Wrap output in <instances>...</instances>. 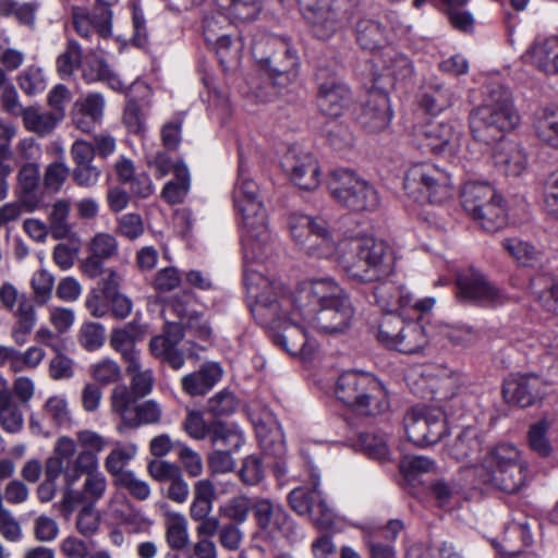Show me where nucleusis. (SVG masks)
<instances>
[{
    "label": "nucleus",
    "mask_w": 558,
    "mask_h": 558,
    "mask_svg": "<svg viewBox=\"0 0 558 558\" xmlns=\"http://www.w3.org/2000/svg\"><path fill=\"white\" fill-rule=\"evenodd\" d=\"M315 37L326 40L341 28L333 0H296Z\"/></svg>",
    "instance_id": "18"
},
{
    "label": "nucleus",
    "mask_w": 558,
    "mask_h": 558,
    "mask_svg": "<svg viewBox=\"0 0 558 558\" xmlns=\"http://www.w3.org/2000/svg\"><path fill=\"white\" fill-rule=\"evenodd\" d=\"M518 122L511 94L500 84H490L484 102L470 114L473 138L486 145L501 140Z\"/></svg>",
    "instance_id": "4"
},
{
    "label": "nucleus",
    "mask_w": 558,
    "mask_h": 558,
    "mask_svg": "<svg viewBox=\"0 0 558 558\" xmlns=\"http://www.w3.org/2000/svg\"><path fill=\"white\" fill-rule=\"evenodd\" d=\"M356 41L364 50L375 51L388 44L387 27L378 20L362 17L355 25Z\"/></svg>",
    "instance_id": "33"
},
{
    "label": "nucleus",
    "mask_w": 558,
    "mask_h": 558,
    "mask_svg": "<svg viewBox=\"0 0 558 558\" xmlns=\"http://www.w3.org/2000/svg\"><path fill=\"white\" fill-rule=\"evenodd\" d=\"M403 423L409 440L418 447L435 445L447 434L446 416L439 409L414 407L407 412Z\"/></svg>",
    "instance_id": "13"
},
{
    "label": "nucleus",
    "mask_w": 558,
    "mask_h": 558,
    "mask_svg": "<svg viewBox=\"0 0 558 558\" xmlns=\"http://www.w3.org/2000/svg\"><path fill=\"white\" fill-rule=\"evenodd\" d=\"M255 499L252 500L245 494H239L219 507V514L227 519L229 523L244 524L250 515V512L254 510Z\"/></svg>",
    "instance_id": "44"
},
{
    "label": "nucleus",
    "mask_w": 558,
    "mask_h": 558,
    "mask_svg": "<svg viewBox=\"0 0 558 558\" xmlns=\"http://www.w3.org/2000/svg\"><path fill=\"white\" fill-rule=\"evenodd\" d=\"M253 519L257 530L270 538L289 536L293 532L289 513L280 502L270 498H255Z\"/></svg>",
    "instance_id": "16"
},
{
    "label": "nucleus",
    "mask_w": 558,
    "mask_h": 558,
    "mask_svg": "<svg viewBox=\"0 0 558 558\" xmlns=\"http://www.w3.org/2000/svg\"><path fill=\"white\" fill-rule=\"evenodd\" d=\"M209 436L211 442L218 449L238 451L244 444L243 435L240 432L230 428L219 421L209 425Z\"/></svg>",
    "instance_id": "51"
},
{
    "label": "nucleus",
    "mask_w": 558,
    "mask_h": 558,
    "mask_svg": "<svg viewBox=\"0 0 558 558\" xmlns=\"http://www.w3.org/2000/svg\"><path fill=\"white\" fill-rule=\"evenodd\" d=\"M77 461L78 452L75 440L70 436H61L56 440L51 456L45 462V470L49 474L64 477L63 505H72L77 496L72 486L81 478L82 471H86L85 468L78 466Z\"/></svg>",
    "instance_id": "14"
},
{
    "label": "nucleus",
    "mask_w": 558,
    "mask_h": 558,
    "mask_svg": "<svg viewBox=\"0 0 558 558\" xmlns=\"http://www.w3.org/2000/svg\"><path fill=\"white\" fill-rule=\"evenodd\" d=\"M538 138L558 149V112L544 113L535 123Z\"/></svg>",
    "instance_id": "61"
},
{
    "label": "nucleus",
    "mask_w": 558,
    "mask_h": 558,
    "mask_svg": "<svg viewBox=\"0 0 558 558\" xmlns=\"http://www.w3.org/2000/svg\"><path fill=\"white\" fill-rule=\"evenodd\" d=\"M288 227L299 250L310 257L330 258L341 247L344 251L339 258L341 264L342 256L350 254V240L339 244L328 222L320 217L292 213L288 218Z\"/></svg>",
    "instance_id": "6"
},
{
    "label": "nucleus",
    "mask_w": 558,
    "mask_h": 558,
    "mask_svg": "<svg viewBox=\"0 0 558 558\" xmlns=\"http://www.w3.org/2000/svg\"><path fill=\"white\" fill-rule=\"evenodd\" d=\"M125 372L130 377L129 393L134 400L142 399L153 390L155 378L150 368L143 369L141 360L125 365Z\"/></svg>",
    "instance_id": "41"
},
{
    "label": "nucleus",
    "mask_w": 558,
    "mask_h": 558,
    "mask_svg": "<svg viewBox=\"0 0 558 558\" xmlns=\"http://www.w3.org/2000/svg\"><path fill=\"white\" fill-rule=\"evenodd\" d=\"M335 391L342 403L362 416H376L389 408L384 385L368 373H342L338 377Z\"/></svg>",
    "instance_id": "5"
},
{
    "label": "nucleus",
    "mask_w": 558,
    "mask_h": 558,
    "mask_svg": "<svg viewBox=\"0 0 558 558\" xmlns=\"http://www.w3.org/2000/svg\"><path fill=\"white\" fill-rule=\"evenodd\" d=\"M90 375L100 385L107 386L121 378L120 365L111 359H102L90 366Z\"/></svg>",
    "instance_id": "63"
},
{
    "label": "nucleus",
    "mask_w": 558,
    "mask_h": 558,
    "mask_svg": "<svg viewBox=\"0 0 558 558\" xmlns=\"http://www.w3.org/2000/svg\"><path fill=\"white\" fill-rule=\"evenodd\" d=\"M53 286L54 278L48 270L40 269L34 272L31 287L35 302L39 305L46 304L51 298Z\"/></svg>",
    "instance_id": "62"
},
{
    "label": "nucleus",
    "mask_w": 558,
    "mask_h": 558,
    "mask_svg": "<svg viewBox=\"0 0 558 558\" xmlns=\"http://www.w3.org/2000/svg\"><path fill=\"white\" fill-rule=\"evenodd\" d=\"M70 155L74 162L73 181L82 187L96 185L101 171L93 165V150L87 146V141H75L71 146Z\"/></svg>",
    "instance_id": "26"
},
{
    "label": "nucleus",
    "mask_w": 558,
    "mask_h": 558,
    "mask_svg": "<svg viewBox=\"0 0 558 558\" xmlns=\"http://www.w3.org/2000/svg\"><path fill=\"white\" fill-rule=\"evenodd\" d=\"M166 541L173 550H182L189 544L187 520L179 512H170L166 520Z\"/></svg>",
    "instance_id": "47"
},
{
    "label": "nucleus",
    "mask_w": 558,
    "mask_h": 558,
    "mask_svg": "<svg viewBox=\"0 0 558 558\" xmlns=\"http://www.w3.org/2000/svg\"><path fill=\"white\" fill-rule=\"evenodd\" d=\"M404 190L416 199L426 198L429 203H441L451 196L450 174L432 162L412 165L405 173Z\"/></svg>",
    "instance_id": "11"
},
{
    "label": "nucleus",
    "mask_w": 558,
    "mask_h": 558,
    "mask_svg": "<svg viewBox=\"0 0 558 558\" xmlns=\"http://www.w3.org/2000/svg\"><path fill=\"white\" fill-rule=\"evenodd\" d=\"M70 215V202L66 199L57 201L49 213V232L53 239H65L71 233V226L68 221Z\"/></svg>",
    "instance_id": "53"
},
{
    "label": "nucleus",
    "mask_w": 558,
    "mask_h": 558,
    "mask_svg": "<svg viewBox=\"0 0 558 558\" xmlns=\"http://www.w3.org/2000/svg\"><path fill=\"white\" fill-rule=\"evenodd\" d=\"M453 102V93L442 83L430 82L421 99V107L430 114H437Z\"/></svg>",
    "instance_id": "40"
},
{
    "label": "nucleus",
    "mask_w": 558,
    "mask_h": 558,
    "mask_svg": "<svg viewBox=\"0 0 558 558\" xmlns=\"http://www.w3.org/2000/svg\"><path fill=\"white\" fill-rule=\"evenodd\" d=\"M483 439L475 427H466L460 432L449 445V453L457 461L468 462L478 458L482 452Z\"/></svg>",
    "instance_id": "36"
},
{
    "label": "nucleus",
    "mask_w": 558,
    "mask_h": 558,
    "mask_svg": "<svg viewBox=\"0 0 558 558\" xmlns=\"http://www.w3.org/2000/svg\"><path fill=\"white\" fill-rule=\"evenodd\" d=\"M545 386V383L535 374H518L505 380L502 395L508 403L527 408L543 398Z\"/></svg>",
    "instance_id": "21"
},
{
    "label": "nucleus",
    "mask_w": 558,
    "mask_h": 558,
    "mask_svg": "<svg viewBox=\"0 0 558 558\" xmlns=\"http://www.w3.org/2000/svg\"><path fill=\"white\" fill-rule=\"evenodd\" d=\"M494 162L506 175L519 177L526 167V155L519 145L505 142L495 150Z\"/></svg>",
    "instance_id": "37"
},
{
    "label": "nucleus",
    "mask_w": 558,
    "mask_h": 558,
    "mask_svg": "<svg viewBox=\"0 0 558 558\" xmlns=\"http://www.w3.org/2000/svg\"><path fill=\"white\" fill-rule=\"evenodd\" d=\"M145 333L143 326L135 322L111 331L110 345L116 352L120 353L125 365L141 360V352L135 348V343L142 341Z\"/></svg>",
    "instance_id": "28"
},
{
    "label": "nucleus",
    "mask_w": 558,
    "mask_h": 558,
    "mask_svg": "<svg viewBox=\"0 0 558 558\" xmlns=\"http://www.w3.org/2000/svg\"><path fill=\"white\" fill-rule=\"evenodd\" d=\"M105 99L99 93L80 97L72 109L73 124L83 132H90L104 116Z\"/></svg>",
    "instance_id": "30"
},
{
    "label": "nucleus",
    "mask_w": 558,
    "mask_h": 558,
    "mask_svg": "<svg viewBox=\"0 0 558 558\" xmlns=\"http://www.w3.org/2000/svg\"><path fill=\"white\" fill-rule=\"evenodd\" d=\"M259 187L248 178L243 163L239 167V178L233 190V203L242 217V246L244 255V283L248 289L266 282L262 274L251 264L266 256L270 234L267 215L259 199Z\"/></svg>",
    "instance_id": "2"
},
{
    "label": "nucleus",
    "mask_w": 558,
    "mask_h": 558,
    "mask_svg": "<svg viewBox=\"0 0 558 558\" xmlns=\"http://www.w3.org/2000/svg\"><path fill=\"white\" fill-rule=\"evenodd\" d=\"M456 284L457 298L463 303L495 308L504 305L508 300L501 289L474 268L458 274Z\"/></svg>",
    "instance_id": "15"
},
{
    "label": "nucleus",
    "mask_w": 558,
    "mask_h": 558,
    "mask_svg": "<svg viewBox=\"0 0 558 558\" xmlns=\"http://www.w3.org/2000/svg\"><path fill=\"white\" fill-rule=\"evenodd\" d=\"M282 167L290 174L294 184L302 190L313 191L320 184L318 162L308 153L289 151L283 157Z\"/></svg>",
    "instance_id": "22"
},
{
    "label": "nucleus",
    "mask_w": 558,
    "mask_h": 558,
    "mask_svg": "<svg viewBox=\"0 0 558 558\" xmlns=\"http://www.w3.org/2000/svg\"><path fill=\"white\" fill-rule=\"evenodd\" d=\"M551 427V420L544 416L529 427L527 442L531 450L541 457H548L553 447L547 437L548 429Z\"/></svg>",
    "instance_id": "52"
},
{
    "label": "nucleus",
    "mask_w": 558,
    "mask_h": 558,
    "mask_svg": "<svg viewBox=\"0 0 558 558\" xmlns=\"http://www.w3.org/2000/svg\"><path fill=\"white\" fill-rule=\"evenodd\" d=\"M377 339L388 349L404 354L418 353L428 343V337L421 322L414 318L407 320L401 314H388L381 318Z\"/></svg>",
    "instance_id": "10"
},
{
    "label": "nucleus",
    "mask_w": 558,
    "mask_h": 558,
    "mask_svg": "<svg viewBox=\"0 0 558 558\" xmlns=\"http://www.w3.org/2000/svg\"><path fill=\"white\" fill-rule=\"evenodd\" d=\"M77 464L86 471L99 469L98 456L108 447L109 440L93 429H80L75 433Z\"/></svg>",
    "instance_id": "29"
},
{
    "label": "nucleus",
    "mask_w": 558,
    "mask_h": 558,
    "mask_svg": "<svg viewBox=\"0 0 558 558\" xmlns=\"http://www.w3.org/2000/svg\"><path fill=\"white\" fill-rule=\"evenodd\" d=\"M423 144L436 155L454 154L460 147V131L454 123L429 119L417 131Z\"/></svg>",
    "instance_id": "19"
},
{
    "label": "nucleus",
    "mask_w": 558,
    "mask_h": 558,
    "mask_svg": "<svg viewBox=\"0 0 558 558\" xmlns=\"http://www.w3.org/2000/svg\"><path fill=\"white\" fill-rule=\"evenodd\" d=\"M557 39L534 44L526 53L530 62L546 74H555Z\"/></svg>",
    "instance_id": "48"
},
{
    "label": "nucleus",
    "mask_w": 558,
    "mask_h": 558,
    "mask_svg": "<svg viewBox=\"0 0 558 558\" xmlns=\"http://www.w3.org/2000/svg\"><path fill=\"white\" fill-rule=\"evenodd\" d=\"M190 172L184 163L174 167V178L167 182L161 191V197L170 205L181 204L190 190Z\"/></svg>",
    "instance_id": "42"
},
{
    "label": "nucleus",
    "mask_w": 558,
    "mask_h": 558,
    "mask_svg": "<svg viewBox=\"0 0 558 558\" xmlns=\"http://www.w3.org/2000/svg\"><path fill=\"white\" fill-rule=\"evenodd\" d=\"M316 100L322 114L336 119L350 105L352 96L345 84L331 78L319 84Z\"/></svg>",
    "instance_id": "25"
},
{
    "label": "nucleus",
    "mask_w": 558,
    "mask_h": 558,
    "mask_svg": "<svg viewBox=\"0 0 558 558\" xmlns=\"http://www.w3.org/2000/svg\"><path fill=\"white\" fill-rule=\"evenodd\" d=\"M192 293L183 292L182 294L171 298L165 303L162 307V316L166 325L170 323H179L183 327V324L189 317L195 312L190 308V301Z\"/></svg>",
    "instance_id": "50"
},
{
    "label": "nucleus",
    "mask_w": 558,
    "mask_h": 558,
    "mask_svg": "<svg viewBox=\"0 0 558 558\" xmlns=\"http://www.w3.org/2000/svg\"><path fill=\"white\" fill-rule=\"evenodd\" d=\"M290 507L301 515H310L319 529H329L335 524V513L322 497L317 484L312 488L296 487L288 496Z\"/></svg>",
    "instance_id": "17"
},
{
    "label": "nucleus",
    "mask_w": 558,
    "mask_h": 558,
    "mask_svg": "<svg viewBox=\"0 0 558 558\" xmlns=\"http://www.w3.org/2000/svg\"><path fill=\"white\" fill-rule=\"evenodd\" d=\"M483 481L508 494L517 493L525 483L526 464L515 447L502 444L495 447L482 464Z\"/></svg>",
    "instance_id": "7"
},
{
    "label": "nucleus",
    "mask_w": 558,
    "mask_h": 558,
    "mask_svg": "<svg viewBox=\"0 0 558 558\" xmlns=\"http://www.w3.org/2000/svg\"><path fill=\"white\" fill-rule=\"evenodd\" d=\"M84 474L86 475V478L84 481L82 493L76 492L77 496L73 500L72 505H64V507L72 509L81 499H85L93 504L104 497L107 489L106 476L98 469L82 471V475ZM73 492L75 493V490Z\"/></svg>",
    "instance_id": "45"
},
{
    "label": "nucleus",
    "mask_w": 558,
    "mask_h": 558,
    "mask_svg": "<svg viewBox=\"0 0 558 558\" xmlns=\"http://www.w3.org/2000/svg\"><path fill=\"white\" fill-rule=\"evenodd\" d=\"M502 247L523 266H533L539 260V252L531 243L520 239H506Z\"/></svg>",
    "instance_id": "56"
},
{
    "label": "nucleus",
    "mask_w": 558,
    "mask_h": 558,
    "mask_svg": "<svg viewBox=\"0 0 558 558\" xmlns=\"http://www.w3.org/2000/svg\"><path fill=\"white\" fill-rule=\"evenodd\" d=\"M87 252L81 268L88 278L95 279L105 272L104 262L118 255L119 244L112 234L99 232L92 238Z\"/></svg>",
    "instance_id": "23"
},
{
    "label": "nucleus",
    "mask_w": 558,
    "mask_h": 558,
    "mask_svg": "<svg viewBox=\"0 0 558 558\" xmlns=\"http://www.w3.org/2000/svg\"><path fill=\"white\" fill-rule=\"evenodd\" d=\"M500 196L495 189L485 182H468L461 192V203L466 214L472 217Z\"/></svg>",
    "instance_id": "34"
},
{
    "label": "nucleus",
    "mask_w": 558,
    "mask_h": 558,
    "mask_svg": "<svg viewBox=\"0 0 558 558\" xmlns=\"http://www.w3.org/2000/svg\"><path fill=\"white\" fill-rule=\"evenodd\" d=\"M16 322L12 329V339L19 345H23L26 342V337L36 324V312L34 306L26 300H22L19 303V307L15 312Z\"/></svg>",
    "instance_id": "49"
},
{
    "label": "nucleus",
    "mask_w": 558,
    "mask_h": 558,
    "mask_svg": "<svg viewBox=\"0 0 558 558\" xmlns=\"http://www.w3.org/2000/svg\"><path fill=\"white\" fill-rule=\"evenodd\" d=\"M239 477L245 486H256L265 478V469L262 457L247 456L242 461Z\"/></svg>",
    "instance_id": "59"
},
{
    "label": "nucleus",
    "mask_w": 558,
    "mask_h": 558,
    "mask_svg": "<svg viewBox=\"0 0 558 558\" xmlns=\"http://www.w3.org/2000/svg\"><path fill=\"white\" fill-rule=\"evenodd\" d=\"M530 289L532 295L545 311L558 315V284H547V280L539 277L531 281Z\"/></svg>",
    "instance_id": "54"
},
{
    "label": "nucleus",
    "mask_w": 558,
    "mask_h": 558,
    "mask_svg": "<svg viewBox=\"0 0 558 558\" xmlns=\"http://www.w3.org/2000/svg\"><path fill=\"white\" fill-rule=\"evenodd\" d=\"M183 338V328L179 323H170L169 326L165 325L162 333L150 339L148 343L149 352L154 357L168 364L172 369L178 371L185 363L184 354L178 348Z\"/></svg>",
    "instance_id": "20"
},
{
    "label": "nucleus",
    "mask_w": 558,
    "mask_h": 558,
    "mask_svg": "<svg viewBox=\"0 0 558 558\" xmlns=\"http://www.w3.org/2000/svg\"><path fill=\"white\" fill-rule=\"evenodd\" d=\"M471 218L486 232L494 233L504 229L508 223V214L501 195Z\"/></svg>",
    "instance_id": "39"
},
{
    "label": "nucleus",
    "mask_w": 558,
    "mask_h": 558,
    "mask_svg": "<svg viewBox=\"0 0 558 558\" xmlns=\"http://www.w3.org/2000/svg\"><path fill=\"white\" fill-rule=\"evenodd\" d=\"M222 374L218 363L206 362L196 372L182 378V390L191 397L204 396L221 379Z\"/></svg>",
    "instance_id": "31"
},
{
    "label": "nucleus",
    "mask_w": 558,
    "mask_h": 558,
    "mask_svg": "<svg viewBox=\"0 0 558 558\" xmlns=\"http://www.w3.org/2000/svg\"><path fill=\"white\" fill-rule=\"evenodd\" d=\"M0 425L8 433H17L23 426V414L7 391H0Z\"/></svg>",
    "instance_id": "55"
},
{
    "label": "nucleus",
    "mask_w": 558,
    "mask_h": 558,
    "mask_svg": "<svg viewBox=\"0 0 558 558\" xmlns=\"http://www.w3.org/2000/svg\"><path fill=\"white\" fill-rule=\"evenodd\" d=\"M83 52L81 46L70 39L65 50L57 59V70L62 78L70 77L82 63Z\"/></svg>",
    "instance_id": "58"
},
{
    "label": "nucleus",
    "mask_w": 558,
    "mask_h": 558,
    "mask_svg": "<svg viewBox=\"0 0 558 558\" xmlns=\"http://www.w3.org/2000/svg\"><path fill=\"white\" fill-rule=\"evenodd\" d=\"M22 120L24 128L39 137H46L52 134L58 124L62 121L50 110L44 111L36 106L26 107V112Z\"/></svg>",
    "instance_id": "38"
},
{
    "label": "nucleus",
    "mask_w": 558,
    "mask_h": 558,
    "mask_svg": "<svg viewBox=\"0 0 558 558\" xmlns=\"http://www.w3.org/2000/svg\"><path fill=\"white\" fill-rule=\"evenodd\" d=\"M327 187L340 205L354 210H375L379 206L377 190L368 181L348 169H336L329 173Z\"/></svg>",
    "instance_id": "8"
},
{
    "label": "nucleus",
    "mask_w": 558,
    "mask_h": 558,
    "mask_svg": "<svg viewBox=\"0 0 558 558\" xmlns=\"http://www.w3.org/2000/svg\"><path fill=\"white\" fill-rule=\"evenodd\" d=\"M294 302L300 318L324 333L343 332L354 316L348 295L330 278L300 283L295 288Z\"/></svg>",
    "instance_id": "3"
},
{
    "label": "nucleus",
    "mask_w": 558,
    "mask_h": 558,
    "mask_svg": "<svg viewBox=\"0 0 558 558\" xmlns=\"http://www.w3.org/2000/svg\"><path fill=\"white\" fill-rule=\"evenodd\" d=\"M83 77L86 82H107L112 88H117L121 85V82L117 75L109 69L108 64L97 59L92 61L86 69H84Z\"/></svg>",
    "instance_id": "64"
},
{
    "label": "nucleus",
    "mask_w": 558,
    "mask_h": 558,
    "mask_svg": "<svg viewBox=\"0 0 558 558\" xmlns=\"http://www.w3.org/2000/svg\"><path fill=\"white\" fill-rule=\"evenodd\" d=\"M102 17L104 23L99 24L95 17L75 10L72 15V24L77 35L83 38H90L95 32L99 33L101 36H107L110 33V8L104 9Z\"/></svg>",
    "instance_id": "43"
},
{
    "label": "nucleus",
    "mask_w": 558,
    "mask_h": 558,
    "mask_svg": "<svg viewBox=\"0 0 558 558\" xmlns=\"http://www.w3.org/2000/svg\"><path fill=\"white\" fill-rule=\"evenodd\" d=\"M137 447L134 444H122L117 441L114 447L105 458L104 465L106 471L112 476L118 477L128 470L125 466L136 456Z\"/></svg>",
    "instance_id": "46"
},
{
    "label": "nucleus",
    "mask_w": 558,
    "mask_h": 558,
    "mask_svg": "<svg viewBox=\"0 0 558 558\" xmlns=\"http://www.w3.org/2000/svg\"><path fill=\"white\" fill-rule=\"evenodd\" d=\"M295 290L290 295L281 296L267 301L257 298L256 305L252 312L262 324L266 326H275L281 320H290L291 315H296Z\"/></svg>",
    "instance_id": "27"
},
{
    "label": "nucleus",
    "mask_w": 558,
    "mask_h": 558,
    "mask_svg": "<svg viewBox=\"0 0 558 558\" xmlns=\"http://www.w3.org/2000/svg\"><path fill=\"white\" fill-rule=\"evenodd\" d=\"M252 53L275 84L283 86L296 78L299 56L287 41L279 38L255 41Z\"/></svg>",
    "instance_id": "9"
},
{
    "label": "nucleus",
    "mask_w": 558,
    "mask_h": 558,
    "mask_svg": "<svg viewBox=\"0 0 558 558\" xmlns=\"http://www.w3.org/2000/svg\"><path fill=\"white\" fill-rule=\"evenodd\" d=\"M19 198L27 211H33L38 207L40 197L39 190V167L34 162L22 166L17 173Z\"/></svg>",
    "instance_id": "35"
},
{
    "label": "nucleus",
    "mask_w": 558,
    "mask_h": 558,
    "mask_svg": "<svg viewBox=\"0 0 558 558\" xmlns=\"http://www.w3.org/2000/svg\"><path fill=\"white\" fill-rule=\"evenodd\" d=\"M289 322L291 325L286 327L283 332L278 336L279 343L292 355H310L314 347L307 339L304 326L307 324L298 314L291 315Z\"/></svg>",
    "instance_id": "32"
},
{
    "label": "nucleus",
    "mask_w": 558,
    "mask_h": 558,
    "mask_svg": "<svg viewBox=\"0 0 558 558\" xmlns=\"http://www.w3.org/2000/svg\"><path fill=\"white\" fill-rule=\"evenodd\" d=\"M38 8L39 3L35 1L17 4L12 0H0V12L2 14H14L19 23L28 27H33L35 25V17Z\"/></svg>",
    "instance_id": "57"
},
{
    "label": "nucleus",
    "mask_w": 558,
    "mask_h": 558,
    "mask_svg": "<svg viewBox=\"0 0 558 558\" xmlns=\"http://www.w3.org/2000/svg\"><path fill=\"white\" fill-rule=\"evenodd\" d=\"M360 445L369 457L384 460L388 457V436L384 433H362Z\"/></svg>",
    "instance_id": "60"
},
{
    "label": "nucleus",
    "mask_w": 558,
    "mask_h": 558,
    "mask_svg": "<svg viewBox=\"0 0 558 558\" xmlns=\"http://www.w3.org/2000/svg\"><path fill=\"white\" fill-rule=\"evenodd\" d=\"M391 119L389 97L381 90H372L357 116L359 124L368 132L385 130Z\"/></svg>",
    "instance_id": "24"
},
{
    "label": "nucleus",
    "mask_w": 558,
    "mask_h": 558,
    "mask_svg": "<svg viewBox=\"0 0 558 558\" xmlns=\"http://www.w3.org/2000/svg\"><path fill=\"white\" fill-rule=\"evenodd\" d=\"M350 254L341 258V267L349 278L377 283L372 289L375 303L389 314L404 315L412 294L393 280L386 279L393 270V258L388 245L374 238H356L348 243Z\"/></svg>",
    "instance_id": "1"
},
{
    "label": "nucleus",
    "mask_w": 558,
    "mask_h": 558,
    "mask_svg": "<svg viewBox=\"0 0 558 558\" xmlns=\"http://www.w3.org/2000/svg\"><path fill=\"white\" fill-rule=\"evenodd\" d=\"M129 393L126 385H117L110 395L111 411L119 415L121 422L117 429L123 433L126 428L135 429L142 425L156 424L161 417V408L154 400L136 403Z\"/></svg>",
    "instance_id": "12"
}]
</instances>
